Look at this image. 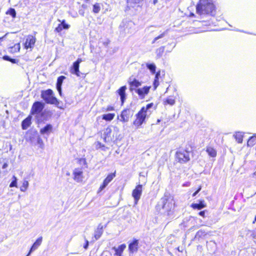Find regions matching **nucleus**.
<instances>
[{"instance_id":"obj_21","label":"nucleus","mask_w":256,"mask_h":256,"mask_svg":"<svg viewBox=\"0 0 256 256\" xmlns=\"http://www.w3.org/2000/svg\"><path fill=\"white\" fill-rule=\"evenodd\" d=\"M104 226L100 224L97 228L94 231V237L96 240H98L100 238L104 232Z\"/></svg>"},{"instance_id":"obj_55","label":"nucleus","mask_w":256,"mask_h":256,"mask_svg":"<svg viewBox=\"0 0 256 256\" xmlns=\"http://www.w3.org/2000/svg\"><path fill=\"white\" fill-rule=\"evenodd\" d=\"M160 76V72H156V76H155V78H158H158H159V76Z\"/></svg>"},{"instance_id":"obj_34","label":"nucleus","mask_w":256,"mask_h":256,"mask_svg":"<svg viewBox=\"0 0 256 256\" xmlns=\"http://www.w3.org/2000/svg\"><path fill=\"white\" fill-rule=\"evenodd\" d=\"M6 14H9L13 18L16 17V11L13 8H10L6 12Z\"/></svg>"},{"instance_id":"obj_28","label":"nucleus","mask_w":256,"mask_h":256,"mask_svg":"<svg viewBox=\"0 0 256 256\" xmlns=\"http://www.w3.org/2000/svg\"><path fill=\"white\" fill-rule=\"evenodd\" d=\"M164 50V46H162L156 50V58H161Z\"/></svg>"},{"instance_id":"obj_43","label":"nucleus","mask_w":256,"mask_h":256,"mask_svg":"<svg viewBox=\"0 0 256 256\" xmlns=\"http://www.w3.org/2000/svg\"><path fill=\"white\" fill-rule=\"evenodd\" d=\"M166 32H167V31H166V32H164L163 33H162V34H160V35H159L158 36L154 38V40L152 41V44H154L158 39L162 38L166 34Z\"/></svg>"},{"instance_id":"obj_36","label":"nucleus","mask_w":256,"mask_h":256,"mask_svg":"<svg viewBox=\"0 0 256 256\" xmlns=\"http://www.w3.org/2000/svg\"><path fill=\"white\" fill-rule=\"evenodd\" d=\"M235 138L238 143H242L243 136L240 132L237 133L235 136Z\"/></svg>"},{"instance_id":"obj_53","label":"nucleus","mask_w":256,"mask_h":256,"mask_svg":"<svg viewBox=\"0 0 256 256\" xmlns=\"http://www.w3.org/2000/svg\"><path fill=\"white\" fill-rule=\"evenodd\" d=\"M201 188H199L198 189L192 194V196H195L198 193L200 190Z\"/></svg>"},{"instance_id":"obj_5","label":"nucleus","mask_w":256,"mask_h":256,"mask_svg":"<svg viewBox=\"0 0 256 256\" xmlns=\"http://www.w3.org/2000/svg\"><path fill=\"white\" fill-rule=\"evenodd\" d=\"M176 158L180 163H185L190 160V152L185 150H180L176 152Z\"/></svg>"},{"instance_id":"obj_30","label":"nucleus","mask_w":256,"mask_h":256,"mask_svg":"<svg viewBox=\"0 0 256 256\" xmlns=\"http://www.w3.org/2000/svg\"><path fill=\"white\" fill-rule=\"evenodd\" d=\"M114 114H104L102 115V119L107 121H110L114 118Z\"/></svg>"},{"instance_id":"obj_60","label":"nucleus","mask_w":256,"mask_h":256,"mask_svg":"<svg viewBox=\"0 0 256 256\" xmlns=\"http://www.w3.org/2000/svg\"><path fill=\"white\" fill-rule=\"evenodd\" d=\"M109 254L110 255V252H104L103 253V254Z\"/></svg>"},{"instance_id":"obj_32","label":"nucleus","mask_w":256,"mask_h":256,"mask_svg":"<svg viewBox=\"0 0 256 256\" xmlns=\"http://www.w3.org/2000/svg\"><path fill=\"white\" fill-rule=\"evenodd\" d=\"M256 144V137L252 136L248 140V146H252Z\"/></svg>"},{"instance_id":"obj_51","label":"nucleus","mask_w":256,"mask_h":256,"mask_svg":"<svg viewBox=\"0 0 256 256\" xmlns=\"http://www.w3.org/2000/svg\"><path fill=\"white\" fill-rule=\"evenodd\" d=\"M114 110V108L113 106H108L106 108L107 111H112Z\"/></svg>"},{"instance_id":"obj_52","label":"nucleus","mask_w":256,"mask_h":256,"mask_svg":"<svg viewBox=\"0 0 256 256\" xmlns=\"http://www.w3.org/2000/svg\"><path fill=\"white\" fill-rule=\"evenodd\" d=\"M78 13L80 15L82 16H84V10H78Z\"/></svg>"},{"instance_id":"obj_38","label":"nucleus","mask_w":256,"mask_h":256,"mask_svg":"<svg viewBox=\"0 0 256 256\" xmlns=\"http://www.w3.org/2000/svg\"><path fill=\"white\" fill-rule=\"evenodd\" d=\"M206 234V232L204 230H200L196 232V238H202Z\"/></svg>"},{"instance_id":"obj_26","label":"nucleus","mask_w":256,"mask_h":256,"mask_svg":"<svg viewBox=\"0 0 256 256\" xmlns=\"http://www.w3.org/2000/svg\"><path fill=\"white\" fill-rule=\"evenodd\" d=\"M154 106L153 103H150L148 104L146 106H143L140 110H142V112L144 114H146L147 115L148 113L149 114H150V109L151 108Z\"/></svg>"},{"instance_id":"obj_2","label":"nucleus","mask_w":256,"mask_h":256,"mask_svg":"<svg viewBox=\"0 0 256 256\" xmlns=\"http://www.w3.org/2000/svg\"><path fill=\"white\" fill-rule=\"evenodd\" d=\"M196 10V12L200 14H208L214 16L216 14L215 7L210 0H200Z\"/></svg>"},{"instance_id":"obj_39","label":"nucleus","mask_w":256,"mask_h":256,"mask_svg":"<svg viewBox=\"0 0 256 256\" xmlns=\"http://www.w3.org/2000/svg\"><path fill=\"white\" fill-rule=\"evenodd\" d=\"M20 44L19 43L15 44L14 46L10 48L11 51L13 52H16L20 51Z\"/></svg>"},{"instance_id":"obj_7","label":"nucleus","mask_w":256,"mask_h":256,"mask_svg":"<svg viewBox=\"0 0 256 256\" xmlns=\"http://www.w3.org/2000/svg\"><path fill=\"white\" fill-rule=\"evenodd\" d=\"M44 107V104L40 102H34L32 106L30 113L32 114H40Z\"/></svg>"},{"instance_id":"obj_4","label":"nucleus","mask_w":256,"mask_h":256,"mask_svg":"<svg viewBox=\"0 0 256 256\" xmlns=\"http://www.w3.org/2000/svg\"><path fill=\"white\" fill-rule=\"evenodd\" d=\"M41 96L47 104H54L58 108H62V106H58L59 101L54 96L53 91L50 89L46 90H42L41 94Z\"/></svg>"},{"instance_id":"obj_62","label":"nucleus","mask_w":256,"mask_h":256,"mask_svg":"<svg viewBox=\"0 0 256 256\" xmlns=\"http://www.w3.org/2000/svg\"><path fill=\"white\" fill-rule=\"evenodd\" d=\"M175 46H176V44H174V45L173 46L172 48H174V47H175Z\"/></svg>"},{"instance_id":"obj_3","label":"nucleus","mask_w":256,"mask_h":256,"mask_svg":"<svg viewBox=\"0 0 256 256\" xmlns=\"http://www.w3.org/2000/svg\"><path fill=\"white\" fill-rule=\"evenodd\" d=\"M119 130L117 127L110 126L108 127L104 132V139L106 142H114L118 139Z\"/></svg>"},{"instance_id":"obj_13","label":"nucleus","mask_w":256,"mask_h":256,"mask_svg":"<svg viewBox=\"0 0 256 256\" xmlns=\"http://www.w3.org/2000/svg\"><path fill=\"white\" fill-rule=\"evenodd\" d=\"M126 86H121L117 91V93L120 96V101L122 102V104H123L126 98Z\"/></svg>"},{"instance_id":"obj_27","label":"nucleus","mask_w":256,"mask_h":256,"mask_svg":"<svg viewBox=\"0 0 256 256\" xmlns=\"http://www.w3.org/2000/svg\"><path fill=\"white\" fill-rule=\"evenodd\" d=\"M143 0H127L128 6L129 7L134 8L136 4H138Z\"/></svg>"},{"instance_id":"obj_54","label":"nucleus","mask_w":256,"mask_h":256,"mask_svg":"<svg viewBox=\"0 0 256 256\" xmlns=\"http://www.w3.org/2000/svg\"><path fill=\"white\" fill-rule=\"evenodd\" d=\"M2 168L4 169L6 168L8 166V164L6 163H4L3 164L1 165Z\"/></svg>"},{"instance_id":"obj_44","label":"nucleus","mask_w":256,"mask_h":256,"mask_svg":"<svg viewBox=\"0 0 256 256\" xmlns=\"http://www.w3.org/2000/svg\"><path fill=\"white\" fill-rule=\"evenodd\" d=\"M166 102L170 104V105H174L175 103V100L174 99L172 98H168L166 100Z\"/></svg>"},{"instance_id":"obj_49","label":"nucleus","mask_w":256,"mask_h":256,"mask_svg":"<svg viewBox=\"0 0 256 256\" xmlns=\"http://www.w3.org/2000/svg\"><path fill=\"white\" fill-rule=\"evenodd\" d=\"M2 58H3V60H7V61H9V62H10V60H12V58L8 56H4Z\"/></svg>"},{"instance_id":"obj_48","label":"nucleus","mask_w":256,"mask_h":256,"mask_svg":"<svg viewBox=\"0 0 256 256\" xmlns=\"http://www.w3.org/2000/svg\"><path fill=\"white\" fill-rule=\"evenodd\" d=\"M110 40H105L102 42V44L105 46H108V45L110 44Z\"/></svg>"},{"instance_id":"obj_25","label":"nucleus","mask_w":256,"mask_h":256,"mask_svg":"<svg viewBox=\"0 0 256 256\" xmlns=\"http://www.w3.org/2000/svg\"><path fill=\"white\" fill-rule=\"evenodd\" d=\"M126 248L125 244H122L118 246V248L115 246L112 248V249L115 251V255H121L124 250Z\"/></svg>"},{"instance_id":"obj_10","label":"nucleus","mask_w":256,"mask_h":256,"mask_svg":"<svg viewBox=\"0 0 256 256\" xmlns=\"http://www.w3.org/2000/svg\"><path fill=\"white\" fill-rule=\"evenodd\" d=\"M142 184H138L133 190L132 195L136 201V202L140 198L142 192Z\"/></svg>"},{"instance_id":"obj_12","label":"nucleus","mask_w":256,"mask_h":256,"mask_svg":"<svg viewBox=\"0 0 256 256\" xmlns=\"http://www.w3.org/2000/svg\"><path fill=\"white\" fill-rule=\"evenodd\" d=\"M36 42V38L32 36H28L24 42V48L26 49L34 47Z\"/></svg>"},{"instance_id":"obj_20","label":"nucleus","mask_w":256,"mask_h":256,"mask_svg":"<svg viewBox=\"0 0 256 256\" xmlns=\"http://www.w3.org/2000/svg\"><path fill=\"white\" fill-rule=\"evenodd\" d=\"M138 240L135 239L128 244V250L130 252L134 253L138 250Z\"/></svg>"},{"instance_id":"obj_57","label":"nucleus","mask_w":256,"mask_h":256,"mask_svg":"<svg viewBox=\"0 0 256 256\" xmlns=\"http://www.w3.org/2000/svg\"><path fill=\"white\" fill-rule=\"evenodd\" d=\"M8 34H6L4 36L0 38V42L2 41L4 38Z\"/></svg>"},{"instance_id":"obj_8","label":"nucleus","mask_w":256,"mask_h":256,"mask_svg":"<svg viewBox=\"0 0 256 256\" xmlns=\"http://www.w3.org/2000/svg\"><path fill=\"white\" fill-rule=\"evenodd\" d=\"M142 110H140L136 114V118L133 122L134 124L136 126L137 128L143 124L147 116L146 114L142 112Z\"/></svg>"},{"instance_id":"obj_37","label":"nucleus","mask_w":256,"mask_h":256,"mask_svg":"<svg viewBox=\"0 0 256 256\" xmlns=\"http://www.w3.org/2000/svg\"><path fill=\"white\" fill-rule=\"evenodd\" d=\"M95 146L96 149L100 148L102 150H106V148L104 144H102L101 142H97L95 143Z\"/></svg>"},{"instance_id":"obj_61","label":"nucleus","mask_w":256,"mask_h":256,"mask_svg":"<svg viewBox=\"0 0 256 256\" xmlns=\"http://www.w3.org/2000/svg\"><path fill=\"white\" fill-rule=\"evenodd\" d=\"M256 222V216H255V217H254V222H253V223H254H254H255V222Z\"/></svg>"},{"instance_id":"obj_31","label":"nucleus","mask_w":256,"mask_h":256,"mask_svg":"<svg viewBox=\"0 0 256 256\" xmlns=\"http://www.w3.org/2000/svg\"><path fill=\"white\" fill-rule=\"evenodd\" d=\"M206 152L212 157H215L216 155V150L211 147H208L206 148Z\"/></svg>"},{"instance_id":"obj_58","label":"nucleus","mask_w":256,"mask_h":256,"mask_svg":"<svg viewBox=\"0 0 256 256\" xmlns=\"http://www.w3.org/2000/svg\"><path fill=\"white\" fill-rule=\"evenodd\" d=\"M140 176H143V177H144V176H145L144 174H143L142 172H140Z\"/></svg>"},{"instance_id":"obj_45","label":"nucleus","mask_w":256,"mask_h":256,"mask_svg":"<svg viewBox=\"0 0 256 256\" xmlns=\"http://www.w3.org/2000/svg\"><path fill=\"white\" fill-rule=\"evenodd\" d=\"M64 28L61 26L59 24L58 26L55 28V31L57 32H60Z\"/></svg>"},{"instance_id":"obj_17","label":"nucleus","mask_w":256,"mask_h":256,"mask_svg":"<svg viewBox=\"0 0 256 256\" xmlns=\"http://www.w3.org/2000/svg\"><path fill=\"white\" fill-rule=\"evenodd\" d=\"M133 25V24L132 22H126V23L122 22L120 26V30H124V33H131L132 32L130 31L129 27L130 28L131 26Z\"/></svg>"},{"instance_id":"obj_23","label":"nucleus","mask_w":256,"mask_h":256,"mask_svg":"<svg viewBox=\"0 0 256 256\" xmlns=\"http://www.w3.org/2000/svg\"><path fill=\"white\" fill-rule=\"evenodd\" d=\"M52 126L50 124H47L44 127L41 128L40 130V133L42 134H47L48 135L52 132Z\"/></svg>"},{"instance_id":"obj_56","label":"nucleus","mask_w":256,"mask_h":256,"mask_svg":"<svg viewBox=\"0 0 256 256\" xmlns=\"http://www.w3.org/2000/svg\"><path fill=\"white\" fill-rule=\"evenodd\" d=\"M10 62L13 64H16V60L14 58H12Z\"/></svg>"},{"instance_id":"obj_63","label":"nucleus","mask_w":256,"mask_h":256,"mask_svg":"<svg viewBox=\"0 0 256 256\" xmlns=\"http://www.w3.org/2000/svg\"><path fill=\"white\" fill-rule=\"evenodd\" d=\"M254 174L256 175V171L254 172Z\"/></svg>"},{"instance_id":"obj_16","label":"nucleus","mask_w":256,"mask_h":256,"mask_svg":"<svg viewBox=\"0 0 256 256\" xmlns=\"http://www.w3.org/2000/svg\"><path fill=\"white\" fill-rule=\"evenodd\" d=\"M114 176L115 175L114 174H108L107 176V177L104 180L102 184L100 186V190H103L108 186V183L112 180L114 178Z\"/></svg>"},{"instance_id":"obj_59","label":"nucleus","mask_w":256,"mask_h":256,"mask_svg":"<svg viewBox=\"0 0 256 256\" xmlns=\"http://www.w3.org/2000/svg\"><path fill=\"white\" fill-rule=\"evenodd\" d=\"M158 2V0H154L153 3L154 4H156Z\"/></svg>"},{"instance_id":"obj_18","label":"nucleus","mask_w":256,"mask_h":256,"mask_svg":"<svg viewBox=\"0 0 256 256\" xmlns=\"http://www.w3.org/2000/svg\"><path fill=\"white\" fill-rule=\"evenodd\" d=\"M66 76H61L58 77L57 79L56 88V89L60 94V96H62V86L63 82V81L64 79H66Z\"/></svg>"},{"instance_id":"obj_42","label":"nucleus","mask_w":256,"mask_h":256,"mask_svg":"<svg viewBox=\"0 0 256 256\" xmlns=\"http://www.w3.org/2000/svg\"><path fill=\"white\" fill-rule=\"evenodd\" d=\"M13 179L14 180L10 184V188L16 187L17 186V178L14 176H13Z\"/></svg>"},{"instance_id":"obj_41","label":"nucleus","mask_w":256,"mask_h":256,"mask_svg":"<svg viewBox=\"0 0 256 256\" xmlns=\"http://www.w3.org/2000/svg\"><path fill=\"white\" fill-rule=\"evenodd\" d=\"M60 24L64 30H68L70 28V25L66 24L65 20H62Z\"/></svg>"},{"instance_id":"obj_14","label":"nucleus","mask_w":256,"mask_h":256,"mask_svg":"<svg viewBox=\"0 0 256 256\" xmlns=\"http://www.w3.org/2000/svg\"><path fill=\"white\" fill-rule=\"evenodd\" d=\"M150 88V86H146L142 88H137L136 90V92L139 95L141 98H143L144 96L148 93Z\"/></svg>"},{"instance_id":"obj_35","label":"nucleus","mask_w":256,"mask_h":256,"mask_svg":"<svg viewBox=\"0 0 256 256\" xmlns=\"http://www.w3.org/2000/svg\"><path fill=\"white\" fill-rule=\"evenodd\" d=\"M28 180H24L22 186L20 188V190L22 192H25L28 186Z\"/></svg>"},{"instance_id":"obj_64","label":"nucleus","mask_w":256,"mask_h":256,"mask_svg":"<svg viewBox=\"0 0 256 256\" xmlns=\"http://www.w3.org/2000/svg\"><path fill=\"white\" fill-rule=\"evenodd\" d=\"M178 251H180V249H179V248H178Z\"/></svg>"},{"instance_id":"obj_1","label":"nucleus","mask_w":256,"mask_h":256,"mask_svg":"<svg viewBox=\"0 0 256 256\" xmlns=\"http://www.w3.org/2000/svg\"><path fill=\"white\" fill-rule=\"evenodd\" d=\"M174 208V196L168 192L164 193L156 206V209L159 212L166 216L170 215Z\"/></svg>"},{"instance_id":"obj_29","label":"nucleus","mask_w":256,"mask_h":256,"mask_svg":"<svg viewBox=\"0 0 256 256\" xmlns=\"http://www.w3.org/2000/svg\"><path fill=\"white\" fill-rule=\"evenodd\" d=\"M146 67L150 71V72L154 74L156 73V66L154 64H146Z\"/></svg>"},{"instance_id":"obj_22","label":"nucleus","mask_w":256,"mask_h":256,"mask_svg":"<svg viewBox=\"0 0 256 256\" xmlns=\"http://www.w3.org/2000/svg\"><path fill=\"white\" fill-rule=\"evenodd\" d=\"M31 120L32 117L30 116H28L22 121V130H26L30 126L31 124Z\"/></svg>"},{"instance_id":"obj_33","label":"nucleus","mask_w":256,"mask_h":256,"mask_svg":"<svg viewBox=\"0 0 256 256\" xmlns=\"http://www.w3.org/2000/svg\"><path fill=\"white\" fill-rule=\"evenodd\" d=\"M100 10V3H96L93 6L92 12L95 14L99 12Z\"/></svg>"},{"instance_id":"obj_40","label":"nucleus","mask_w":256,"mask_h":256,"mask_svg":"<svg viewBox=\"0 0 256 256\" xmlns=\"http://www.w3.org/2000/svg\"><path fill=\"white\" fill-rule=\"evenodd\" d=\"M37 144H39V147L40 148L43 149L44 148V143L42 140L40 136H38L36 138Z\"/></svg>"},{"instance_id":"obj_24","label":"nucleus","mask_w":256,"mask_h":256,"mask_svg":"<svg viewBox=\"0 0 256 256\" xmlns=\"http://www.w3.org/2000/svg\"><path fill=\"white\" fill-rule=\"evenodd\" d=\"M191 207L194 209L200 210L206 207V204L204 200H200L199 203L192 204H191Z\"/></svg>"},{"instance_id":"obj_6","label":"nucleus","mask_w":256,"mask_h":256,"mask_svg":"<svg viewBox=\"0 0 256 256\" xmlns=\"http://www.w3.org/2000/svg\"><path fill=\"white\" fill-rule=\"evenodd\" d=\"M134 113V110L131 108H126L120 114V120L123 122H126L129 120Z\"/></svg>"},{"instance_id":"obj_47","label":"nucleus","mask_w":256,"mask_h":256,"mask_svg":"<svg viewBox=\"0 0 256 256\" xmlns=\"http://www.w3.org/2000/svg\"><path fill=\"white\" fill-rule=\"evenodd\" d=\"M158 79L154 78V86L155 88H156L158 86Z\"/></svg>"},{"instance_id":"obj_46","label":"nucleus","mask_w":256,"mask_h":256,"mask_svg":"<svg viewBox=\"0 0 256 256\" xmlns=\"http://www.w3.org/2000/svg\"><path fill=\"white\" fill-rule=\"evenodd\" d=\"M208 212V211L206 210L200 211L198 212V214L203 217L204 218H205L206 216L205 214Z\"/></svg>"},{"instance_id":"obj_15","label":"nucleus","mask_w":256,"mask_h":256,"mask_svg":"<svg viewBox=\"0 0 256 256\" xmlns=\"http://www.w3.org/2000/svg\"><path fill=\"white\" fill-rule=\"evenodd\" d=\"M74 180L78 182L82 181V171L78 168H76L74 170Z\"/></svg>"},{"instance_id":"obj_19","label":"nucleus","mask_w":256,"mask_h":256,"mask_svg":"<svg viewBox=\"0 0 256 256\" xmlns=\"http://www.w3.org/2000/svg\"><path fill=\"white\" fill-rule=\"evenodd\" d=\"M42 236L38 238L36 242L32 245L30 252L26 256H28L31 252L36 250L38 246L41 244L42 242Z\"/></svg>"},{"instance_id":"obj_11","label":"nucleus","mask_w":256,"mask_h":256,"mask_svg":"<svg viewBox=\"0 0 256 256\" xmlns=\"http://www.w3.org/2000/svg\"><path fill=\"white\" fill-rule=\"evenodd\" d=\"M128 82L130 85V91H133L134 90L136 91V88H138L142 84L141 82L134 78H132V77L129 78Z\"/></svg>"},{"instance_id":"obj_50","label":"nucleus","mask_w":256,"mask_h":256,"mask_svg":"<svg viewBox=\"0 0 256 256\" xmlns=\"http://www.w3.org/2000/svg\"><path fill=\"white\" fill-rule=\"evenodd\" d=\"M89 245V242L86 239V243L84 245V249H87Z\"/></svg>"},{"instance_id":"obj_9","label":"nucleus","mask_w":256,"mask_h":256,"mask_svg":"<svg viewBox=\"0 0 256 256\" xmlns=\"http://www.w3.org/2000/svg\"><path fill=\"white\" fill-rule=\"evenodd\" d=\"M82 62V60L80 58H78V60L74 62L72 66L71 70H70V72L72 74H76L77 76H79L80 75V70H79V67H80V64Z\"/></svg>"}]
</instances>
